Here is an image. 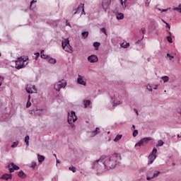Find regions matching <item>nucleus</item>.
<instances>
[{
	"label": "nucleus",
	"mask_w": 181,
	"mask_h": 181,
	"mask_svg": "<svg viewBox=\"0 0 181 181\" xmlns=\"http://www.w3.org/2000/svg\"><path fill=\"white\" fill-rule=\"evenodd\" d=\"M162 22H163V23H165L166 25V21H165V20H162Z\"/></svg>",
	"instance_id": "4d7b16f0"
},
{
	"label": "nucleus",
	"mask_w": 181,
	"mask_h": 181,
	"mask_svg": "<svg viewBox=\"0 0 181 181\" xmlns=\"http://www.w3.org/2000/svg\"><path fill=\"white\" fill-rule=\"evenodd\" d=\"M98 132H100V128L97 127L95 131L92 132V134H93V135H97V134H98Z\"/></svg>",
	"instance_id": "e433bc0d"
},
{
	"label": "nucleus",
	"mask_w": 181,
	"mask_h": 181,
	"mask_svg": "<svg viewBox=\"0 0 181 181\" xmlns=\"http://www.w3.org/2000/svg\"><path fill=\"white\" fill-rule=\"evenodd\" d=\"M121 47L124 49H127V47H129V42H123L121 44Z\"/></svg>",
	"instance_id": "a878e982"
},
{
	"label": "nucleus",
	"mask_w": 181,
	"mask_h": 181,
	"mask_svg": "<svg viewBox=\"0 0 181 181\" xmlns=\"http://www.w3.org/2000/svg\"><path fill=\"white\" fill-rule=\"evenodd\" d=\"M177 113L179 114L180 117H181V107H178Z\"/></svg>",
	"instance_id": "49530a36"
},
{
	"label": "nucleus",
	"mask_w": 181,
	"mask_h": 181,
	"mask_svg": "<svg viewBox=\"0 0 181 181\" xmlns=\"http://www.w3.org/2000/svg\"><path fill=\"white\" fill-rule=\"evenodd\" d=\"M100 45L101 44L98 42H95L93 43V46L94 47H95V50H98V47H100Z\"/></svg>",
	"instance_id": "cd10ccee"
},
{
	"label": "nucleus",
	"mask_w": 181,
	"mask_h": 181,
	"mask_svg": "<svg viewBox=\"0 0 181 181\" xmlns=\"http://www.w3.org/2000/svg\"><path fill=\"white\" fill-rule=\"evenodd\" d=\"M50 56L45 54V50L41 51V58L44 59L45 60H48Z\"/></svg>",
	"instance_id": "dca6fc26"
},
{
	"label": "nucleus",
	"mask_w": 181,
	"mask_h": 181,
	"mask_svg": "<svg viewBox=\"0 0 181 181\" xmlns=\"http://www.w3.org/2000/svg\"><path fill=\"white\" fill-rule=\"evenodd\" d=\"M18 176L19 177H22V179H25V177H26V174H25L23 170H21L18 173Z\"/></svg>",
	"instance_id": "4be33fe9"
},
{
	"label": "nucleus",
	"mask_w": 181,
	"mask_h": 181,
	"mask_svg": "<svg viewBox=\"0 0 181 181\" xmlns=\"http://www.w3.org/2000/svg\"><path fill=\"white\" fill-rule=\"evenodd\" d=\"M29 139H30L29 136H26L25 137V142L27 146H29Z\"/></svg>",
	"instance_id": "2f4dec72"
},
{
	"label": "nucleus",
	"mask_w": 181,
	"mask_h": 181,
	"mask_svg": "<svg viewBox=\"0 0 181 181\" xmlns=\"http://www.w3.org/2000/svg\"><path fill=\"white\" fill-rule=\"evenodd\" d=\"M169 9H170V7H169L168 8L161 9V12H166V11H169Z\"/></svg>",
	"instance_id": "de8ad7c7"
},
{
	"label": "nucleus",
	"mask_w": 181,
	"mask_h": 181,
	"mask_svg": "<svg viewBox=\"0 0 181 181\" xmlns=\"http://www.w3.org/2000/svg\"><path fill=\"white\" fill-rule=\"evenodd\" d=\"M47 62H49L50 64H56L57 63V61L56 59L52 58V57H48Z\"/></svg>",
	"instance_id": "2eb2a0df"
},
{
	"label": "nucleus",
	"mask_w": 181,
	"mask_h": 181,
	"mask_svg": "<svg viewBox=\"0 0 181 181\" xmlns=\"http://www.w3.org/2000/svg\"><path fill=\"white\" fill-rule=\"evenodd\" d=\"M146 179L147 180H151V179H153V176H151V177L147 176Z\"/></svg>",
	"instance_id": "3c124183"
},
{
	"label": "nucleus",
	"mask_w": 181,
	"mask_h": 181,
	"mask_svg": "<svg viewBox=\"0 0 181 181\" xmlns=\"http://www.w3.org/2000/svg\"><path fill=\"white\" fill-rule=\"evenodd\" d=\"M66 86L67 81H66V80L64 79H61L54 84V90H55V91L59 92L62 90V88H64Z\"/></svg>",
	"instance_id": "7ed1b4c3"
},
{
	"label": "nucleus",
	"mask_w": 181,
	"mask_h": 181,
	"mask_svg": "<svg viewBox=\"0 0 181 181\" xmlns=\"http://www.w3.org/2000/svg\"><path fill=\"white\" fill-rule=\"evenodd\" d=\"M37 159H38V162L40 163H42V162H43V160H45V156H42L40 154H38L37 155Z\"/></svg>",
	"instance_id": "aec40b11"
},
{
	"label": "nucleus",
	"mask_w": 181,
	"mask_h": 181,
	"mask_svg": "<svg viewBox=\"0 0 181 181\" xmlns=\"http://www.w3.org/2000/svg\"><path fill=\"white\" fill-rule=\"evenodd\" d=\"M57 163H60V160H59L58 159H57Z\"/></svg>",
	"instance_id": "bf43d9fd"
},
{
	"label": "nucleus",
	"mask_w": 181,
	"mask_h": 181,
	"mask_svg": "<svg viewBox=\"0 0 181 181\" xmlns=\"http://www.w3.org/2000/svg\"><path fill=\"white\" fill-rule=\"evenodd\" d=\"M19 142L15 141L13 145H11V148H16Z\"/></svg>",
	"instance_id": "ea45409f"
},
{
	"label": "nucleus",
	"mask_w": 181,
	"mask_h": 181,
	"mask_svg": "<svg viewBox=\"0 0 181 181\" xmlns=\"http://www.w3.org/2000/svg\"><path fill=\"white\" fill-rule=\"evenodd\" d=\"M101 32L105 35V36H108V33H107V30L105 28H100Z\"/></svg>",
	"instance_id": "72a5a7b5"
},
{
	"label": "nucleus",
	"mask_w": 181,
	"mask_h": 181,
	"mask_svg": "<svg viewBox=\"0 0 181 181\" xmlns=\"http://www.w3.org/2000/svg\"><path fill=\"white\" fill-rule=\"evenodd\" d=\"M138 135V130H134L133 132V136H136Z\"/></svg>",
	"instance_id": "c03bdc74"
},
{
	"label": "nucleus",
	"mask_w": 181,
	"mask_h": 181,
	"mask_svg": "<svg viewBox=\"0 0 181 181\" xmlns=\"http://www.w3.org/2000/svg\"><path fill=\"white\" fill-rule=\"evenodd\" d=\"M156 153H158V149H156V148H153L151 154L148 156V165H151V163H153L155 159H156Z\"/></svg>",
	"instance_id": "0eeeda50"
},
{
	"label": "nucleus",
	"mask_w": 181,
	"mask_h": 181,
	"mask_svg": "<svg viewBox=\"0 0 181 181\" xmlns=\"http://www.w3.org/2000/svg\"><path fill=\"white\" fill-rule=\"evenodd\" d=\"M173 11H177V12H179V13H181V4L178 5L177 7H174Z\"/></svg>",
	"instance_id": "5701e85b"
},
{
	"label": "nucleus",
	"mask_w": 181,
	"mask_h": 181,
	"mask_svg": "<svg viewBox=\"0 0 181 181\" xmlns=\"http://www.w3.org/2000/svg\"><path fill=\"white\" fill-rule=\"evenodd\" d=\"M134 111H135L136 114H137V115H139V113L138 112V110L134 109Z\"/></svg>",
	"instance_id": "864d4df0"
},
{
	"label": "nucleus",
	"mask_w": 181,
	"mask_h": 181,
	"mask_svg": "<svg viewBox=\"0 0 181 181\" xmlns=\"http://www.w3.org/2000/svg\"><path fill=\"white\" fill-rule=\"evenodd\" d=\"M28 101H30V95H28Z\"/></svg>",
	"instance_id": "13d9d810"
},
{
	"label": "nucleus",
	"mask_w": 181,
	"mask_h": 181,
	"mask_svg": "<svg viewBox=\"0 0 181 181\" xmlns=\"http://www.w3.org/2000/svg\"><path fill=\"white\" fill-rule=\"evenodd\" d=\"M121 138H122V134H117L114 139V142H118Z\"/></svg>",
	"instance_id": "393cba45"
},
{
	"label": "nucleus",
	"mask_w": 181,
	"mask_h": 181,
	"mask_svg": "<svg viewBox=\"0 0 181 181\" xmlns=\"http://www.w3.org/2000/svg\"><path fill=\"white\" fill-rule=\"evenodd\" d=\"M77 121V115H76V112L71 111L68 112V122L72 127H74V122Z\"/></svg>",
	"instance_id": "423d86ee"
},
{
	"label": "nucleus",
	"mask_w": 181,
	"mask_h": 181,
	"mask_svg": "<svg viewBox=\"0 0 181 181\" xmlns=\"http://www.w3.org/2000/svg\"><path fill=\"white\" fill-rule=\"evenodd\" d=\"M161 80L163 81V83H168L169 81V76H162Z\"/></svg>",
	"instance_id": "b1692460"
},
{
	"label": "nucleus",
	"mask_w": 181,
	"mask_h": 181,
	"mask_svg": "<svg viewBox=\"0 0 181 181\" xmlns=\"http://www.w3.org/2000/svg\"><path fill=\"white\" fill-rule=\"evenodd\" d=\"M110 5H111V0H103L102 6H103V8L105 9V11L106 9H108Z\"/></svg>",
	"instance_id": "f8f14e48"
},
{
	"label": "nucleus",
	"mask_w": 181,
	"mask_h": 181,
	"mask_svg": "<svg viewBox=\"0 0 181 181\" xmlns=\"http://www.w3.org/2000/svg\"><path fill=\"white\" fill-rule=\"evenodd\" d=\"M81 35L83 39H86V37H88V31L83 32Z\"/></svg>",
	"instance_id": "c85d7f7f"
},
{
	"label": "nucleus",
	"mask_w": 181,
	"mask_h": 181,
	"mask_svg": "<svg viewBox=\"0 0 181 181\" xmlns=\"http://www.w3.org/2000/svg\"><path fill=\"white\" fill-rule=\"evenodd\" d=\"M159 173H160V172H159V171H156V172L153 173V178H154V177H158V176L159 175Z\"/></svg>",
	"instance_id": "58836bf2"
},
{
	"label": "nucleus",
	"mask_w": 181,
	"mask_h": 181,
	"mask_svg": "<svg viewBox=\"0 0 181 181\" xmlns=\"http://www.w3.org/2000/svg\"><path fill=\"white\" fill-rule=\"evenodd\" d=\"M33 4H36V1L33 0L30 3V5H33Z\"/></svg>",
	"instance_id": "603ef678"
},
{
	"label": "nucleus",
	"mask_w": 181,
	"mask_h": 181,
	"mask_svg": "<svg viewBox=\"0 0 181 181\" xmlns=\"http://www.w3.org/2000/svg\"><path fill=\"white\" fill-rule=\"evenodd\" d=\"M28 66V60L20 57L18 59L17 61H16V68L18 69V70H21V69H23V67H26Z\"/></svg>",
	"instance_id": "39448f33"
},
{
	"label": "nucleus",
	"mask_w": 181,
	"mask_h": 181,
	"mask_svg": "<svg viewBox=\"0 0 181 181\" xmlns=\"http://www.w3.org/2000/svg\"><path fill=\"white\" fill-rule=\"evenodd\" d=\"M165 26L168 28V29H170V25L168 23H165Z\"/></svg>",
	"instance_id": "8fccbe9b"
},
{
	"label": "nucleus",
	"mask_w": 181,
	"mask_h": 181,
	"mask_svg": "<svg viewBox=\"0 0 181 181\" xmlns=\"http://www.w3.org/2000/svg\"><path fill=\"white\" fill-rule=\"evenodd\" d=\"M116 18L117 19V21H121L122 19L124 18V13H118L116 15Z\"/></svg>",
	"instance_id": "f3484780"
},
{
	"label": "nucleus",
	"mask_w": 181,
	"mask_h": 181,
	"mask_svg": "<svg viewBox=\"0 0 181 181\" xmlns=\"http://www.w3.org/2000/svg\"><path fill=\"white\" fill-rule=\"evenodd\" d=\"M69 170H71L74 173H75V172H76L77 168H76V167L74 166H71L69 168Z\"/></svg>",
	"instance_id": "c9c22d12"
},
{
	"label": "nucleus",
	"mask_w": 181,
	"mask_h": 181,
	"mask_svg": "<svg viewBox=\"0 0 181 181\" xmlns=\"http://www.w3.org/2000/svg\"><path fill=\"white\" fill-rule=\"evenodd\" d=\"M153 89H154V90H157V89H158V85H155Z\"/></svg>",
	"instance_id": "6e6d98bb"
},
{
	"label": "nucleus",
	"mask_w": 181,
	"mask_h": 181,
	"mask_svg": "<svg viewBox=\"0 0 181 181\" xmlns=\"http://www.w3.org/2000/svg\"><path fill=\"white\" fill-rule=\"evenodd\" d=\"M1 179H4V180H9L12 179V174H4L1 177Z\"/></svg>",
	"instance_id": "4468645a"
},
{
	"label": "nucleus",
	"mask_w": 181,
	"mask_h": 181,
	"mask_svg": "<svg viewBox=\"0 0 181 181\" xmlns=\"http://www.w3.org/2000/svg\"><path fill=\"white\" fill-rule=\"evenodd\" d=\"M144 145H145V144H144L143 140L141 139V141H139L138 143H136V144H135V146H136H136H144Z\"/></svg>",
	"instance_id": "bb28decb"
},
{
	"label": "nucleus",
	"mask_w": 181,
	"mask_h": 181,
	"mask_svg": "<svg viewBox=\"0 0 181 181\" xmlns=\"http://www.w3.org/2000/svg\"><path fill=\"white\" fill-rule=\"evenodd\" d=\"M75 13H78L80 16H81V15L84 13V6L81 5V6L78 7Z\"/></svg>",
	"instance_id": "ddd939ff"
},
{
	"label": "nucleus",
	"mask_w": 181,
	"mask_h": 181,
	"mask_svg": "<svg viewBox=\"0 0 181 181\" xmlns=\"http://www.w3.org/2000/svg\"><path fill=\"white\" fill-rule=\"evenodd\" d=\"M37 165V164L36 163V162H33L30 163V168L31 169H35L36 168Z\"/></svg>",
	"instance_id": "7c9ffc66"
},
{
	"label": "nucleus",
	"mask_w": 181,
	"mask_h": 181,
	"mask_svg": "<svg viewBox=\"0 0 181 181\" xmlns=\"http://www.w3.org/2000/svg\"><path fill=\"white\" fill-rule=\"evenodd\" d=\"M110 103L112 107H117L118 105H121L122 104V101L121 100V98L118 97L117 95H110Z\"/></svg>",
	"instance_id": "20e7f679"
},
{
	"label": "nucleus",
	"mask_w": 181,
	"mask_h": 181,
	"mask_svg": "<svg viewBox=\"0 0 181 181\" xmlns=\"http://www.w3.org/2000/svg\"><path fill=\"white\" fill-rule=\"evenodd\" d=\"M122 160V156L119 153H113L109 156H102L98 160L91 163V168L99 173H104L108 170L115 169Z\"/></svg>",
	"instance_id": "f257e3e1"
},
{
	"label": "nucleus",
	"mask_w": 181,
	"mask_h": 181,
	"mask_svg": "<svg viewBox=\"0 0 181 181\" xmlns=\"http://www.w3.org/2000/svg\"><path fill=\"white\" fill-rule=\"evenodd\" d=\"M169 36H167V40L169 43H173V40L172 39V33L168 32Z\"/></svg>",
	"instance_id": "a211bd4d"
},
{
	"label": "nucleus",
	"mask_w": 181,
	"mask_h": 181,
	"mask_svg": "<svg viewBox=\"0 0 181 181\" xmlns=\"http://www.w3.org/2000/svg\"><path fill=\"white\" fill-rule=\"evenodd\" d=\"M25 90L28 94L37 93V90H36V87L34 85H27Z\"/></svg>",
	"instance_id": "6e6552de"
},
{
	"label": "nucleus",
	"mask_w": 181,
	"mask_h": 181,
	"mask_svg": "<svg viewBox=\"0 0 181 181\" xmlns=\"http://www.w3.org/2000/svg\"><path fill=\"white\" fill-rule=\"evenodd\" d=\"M8 170L9 172H11V173H12L13 172H15V170H19V166L16 165L13 163H11L8 165Z\"/></svg>",
	"instance_id": "9b49d317"
},
{
	"label": "nucleus",
	"mask_w": 181,
	"mask_h": 181,
	"mask_svg": "<svg viewBox=\"0 0 181 181\" xmlns=\"http://www.w3.org/2000/svg\"><path fill=\"white\" fill-rule=\"evenodd\" d=\"M158 11H160V12H162V9H160V8H157Z\"/></svg>",
	"instance_id": "052dcab7"
},
{
	"label": "nucleus",
	"mask_w": 181,
	"mask_h": 181,
	"mask_svg": "<svg viewBox=\"0 0 181 181\" xmlns=\"http://www.w3.org/2000/svg\"><path fill=\"white\" fill-rule=\"evenodd\" d=\"M62 48L66 53H73V47L70 45V40L65 38L62 42Z\"/></svg>",
	"instance_id": "f03ea898"
},
{
	"label": "nucleus",
	"mask_w": 181,
	"mask_h": 181,
	"mask_svg": "<svg viewBox=\"0 0 181 181\" xmlns=\"http://www.w3.org/2000/svg\"><path fill=\"white\" fill-rule=\"evenodd\" d=\"M84 103H85L84 105L86 108H88V107L91 105V100H85Z\"/></svg>",
	"instance_id": "412c9836"
},
{
	"label": "nucleus",
	"mask_w": 181,
	"mask_h": 181,
	"mask_svg": "<svg viewBox=\"0 0 181 181\" xmlns=\"http://www.w3.org/2000/svg\"><path fill=\"white\" fill-rule=\"evenodd\" d=\"M120 4L122 8H127L126 0H121Z\"/></svg>",
	"instance_id": "c756f323"
},
{
	"label": "nucleus",
	"mask_w": 181,
	"mask_h": 181,
	"mask_svg": "<svg viewBox=\"0 0 181 181\" xmlns=\"http://www.w3.org/2000/svg\"><path fill=\"white\" fill-rule=\"evenodd\" d=\"M35 55L36 56L35 60H37V58L39 57V56H40V53L36 52Z\"/></svg>",
	"instance_id": "a18cd8bd"
},
{
	"label": "nucleus",
	"mask_w": 181,
	"mask_h": 181,
	"mask_svg": "<svg viewBox=\"0 0 181 181\" xmlns=\"http://www.w3.org/2000/svg\"><path fill=\"white\" fill-rule=\"evenodd\" d=\"M2 81H4V78L0 76V87L2 86Z\"/></svg>",
	"instance_id": "09e8293b"
},
{
	"label": "nucleus",
	"mask_w": 181,
	"mask_h": 181,
	"mask_svg": "<svg viewBox=\"0 0 181 181\" xmlns=\"http://www.w3.org/2000/svg\"><path fill=\"white\" fill-rule=\"evenodd\" d=\"M88 62L89 63H97L98 62V57L95 54H91L88 57Z\"/></svg>",
	"instance_id": "9d476101"
},
{
	"label": "nucleus",
	"mask_w": 181,
	"mask_h": 181,
	"mask_svg": "<svg viewBox=\"0 0 181 181\" xmlns=\"http://www.w3.org/2000/svg\"><path fill=\"white\" fill-rule=\"evenodd\" d=\"M54 156H55V158H57V156H56V154H54Z\"/></svg>",
	"instance_id": "e2e57ef3"
},
{
	"label": "nucleus",
	"mask_w": 181,
	"mask_h": 181,
	"mask_svg": "<svg viewBox=\"0 0 181 181\" xmlns=\"http://www.w3.org/2000/svg\"><path fill=\"white\" fill-rule=\"evenodd\" d=\"M77 83L78 84H80V86H83L84 87L87 86V81H86V79H84V77H83L81 75L78 76Z\"/></svg>",
	"instance_id": "1a4fd4ad"
},
{
	"label": "nucleus",
	"mask_w": 181,
	"mask_h": 181,
	"mask_svg": "<svg viewBox=\"0 0 181 181\" xmlns=\"http://www.w3.org/2000/svg\"><path fill=\"white\" fill-rule=\"evenodd\" d=\"M141 33H142V35H145V33H146V30H145V28H141Z\"/></svg>",
	"instance_id": "37998d69"
},
{
	"label": "nucleus",
	"mask_w": 181,
	"mask_h": 181,
	"mask_svg": "<svg viewBox=\"0 0 181 181\" xmlns=\"http://www.w3.org/2000/svg\"><path fill=\"white\" fill-rule=\"evenodd\" d=\"M149 4H151V0H146L145 6H149Z\"/></svg>",
	"instance_id": "79ce46f5"
},
{
	"label": "nucleus",
	"mask_w": 181,
	"mask_h": 181,
	"mask_svg": "<svg viewBox=\"0 0 181 181\" xmlns=\"http://www.w3.org/2000/svg\"><path fill=\"white\" fill-rule=\"evenodd\" d=\"M146 89L148 90V91H150V93H152V91H153V89H152V86H151L150 84H148V85H146Z\"/></svg>",
	"instance_id": "473e14b6"
},
{
	"label": "nucleus",
	"mask_w": 181,
	"mask_h": 181,
	"mask_svg": "<svg viewBox=\"0 0 181 181\" xmlns=\"http://www.w3.org/2000/svg\"><path fill=\"white\" fill-rule=\"evenodd\" d=\"M141 140L143 141V143L145 144H148L149 142V141H152V138L151 137H145L141 139Z\"/></svg>",
	"instance_id": "6ab92c4d"
},
{
	"label": "nucleus",
	"mask_w": 181,
	"mask_h": 181,
	"mask_svg": "<svg viewBox=\"0 0 181 181\" xmlns=\"http://www.w3.org/2000/svg\"><path fill=\"white\" fill-rule=\"evenodd\" d=\"M132 127H133L134 129H135V126H134V124H133V125H132Z\"/></svg>",
	"instance_id": "680f3d73"
},
{
	"label": "nucleus",
	"mask_w": 181,
	"mask_h": 181,
	"mask_svg": "<svg viewBox=\"0 0 181 181\" xmlns=\"http://www.w3.org/2000/svg\"><path fill=\"white\" fill-rule=\"evenodd\" d=\"M163 144H165V143L163 142V141H162V140H158V144L156 145V146H163Z\"/></svg>",
	"instance_id": "f704fd0d"
},
{
	"label": "nucleus",
	"mask_w": 181,
	"mask_h": 181,
	"mask_svg": "<svg viewBox=\"0 0 181 181\" xmlns=\"http://www.w3.org/2000/svg\"><path fill=\"white\" fill-rule=\"evenodd\" d=\"M66 26H71V25H70V23H69L68 21H66Z\"/></svg>",
	"instance_id": "5fc2aeb1"
},
{
	"label": "nucleus",
	"mask_w": 181,
	"mask_h": 181,
	"mask_svg": "<svg viewBox=\"0 0 181 181\" xmlns=\"http://www.w3.org/2000/svg\"><path fill=\"white\" fill-rule=\"evenodd\" d=\"M167 57H168L169 60L172 61L173 59H175V57L173 55H170V54H167Z\"/></svg>",
	"instance_id": "4c0bfd02"
},
{
	"label": "nucleus",
	"mask_w": 181,
	"mask_h": 181,
	"mask_svg": "<svg viewBox=\"0 0 181 181\" xmlns=\"http://www.w3.org/2000/svg\"><path fill=\"white\" fill-rule=\"evenodd\" d=\"M31 105H32V103H30V100H28L26 103V107L29 108V107H30Z\"/></svg>",
	"instance_id": "a19ab883"
}]
</instances>
